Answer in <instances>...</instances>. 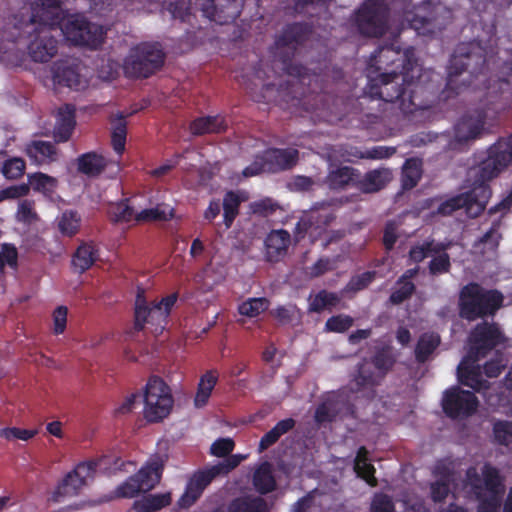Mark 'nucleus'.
Segmentation results:
<instances>
[{"instance_id": "nucleus-1", "label": "nucleus", "mask_w": 512, "mask_h": 512, "mask_svg": "<svg viewBox=\"0 0 512 512\" xmlns=\"http://www.w3.org/2000/svg\"><path fill=\"white\" fill-rule=\"evenodd\" d=\"M512 166V133L499 139L487 150L486 158L468 172L471 190L443 202L438 212L448 215L456 209L464 208L470 217L478 216L490 197L488 182Z\"/></svg>"}, {"instance_id": "nucleus-2", "label": "nucleus", "mask_w": 512, "mask_h": 512, "mask_svg": "<svg viewBox=\"0 0 512 512\" xmlns=\"http://www.w3.org/2000/svg\"><path fill=\"white\" fill-rule=\"evenodd\" d=\"M62 0H35L31 14L7 27L0 34V40L16 41L24 35L30 59L38 63L50 61L57 53V40L53 32L61 15Z\"/></svg>"}, {"instance_id": "nucleus-3", "label": "nucleus", "mask_w": 512, "mask_h": 512, "mask_svg": "<svg viewBox=\"0 0 512 512\" xmlns=\"http://www.w3.org/2000/svg\"><path fill=\"white\" fill-rule=\"evenodd\" d=\"M504 336L495 324L483 323L478 325L470 336V355L458 366V377L462 384L475 390L486 388V380L480 371L479 365H475L480 355L504 342Z\"/></svg>"}, {"instance_id": "nucleus-4", "label": "nucleus", "mask_w": 512, "mask_h": 512, "mask_svg": "<svg viewBox=\"0 0 512 512\" xmlns=\"http://www.w3.org/2000/svg\"><path fill=\"white\" fill-rule=\"evenodd\" d=\"M411 56L412 51L407 50L403 55V59L397 60L400 63L396 64V66H403L401 76L396 75L395 73L392 75L391 73L383 72L377 77H374L372 71L374 64H372L368 74L370 84L368 86L367 93L371 97H378L385 101H393L394 98H397L400 102V109L404 113L413 112L412 106L414 103L411 99L410 93H408L406 90L399 92L396 87L398 85V79H401L402 82L409 83L419 75L420 68L416 62H412Z\"/></svg>"}, {"instance_id": "nucleus-5", "label": "nucleus", "mask_w": 512, "mask_h": 512, "mask_svg": "<svg viewBox=\"0 0 512 512\" xmlns=\"http://www.w3.org/2000/svg\"><path fill=\"white\" fill-rule=\"evenodd\" d=\"M466 486L479 501L478 512H498L505 488L495 468L488 464L470 468Z\"/></svg>"}, {"instance_id": "nucleus-6", "label": "nucleus", "mask_w": 512, "mask_h": 512, "mask_svg": "<svg viewBox=\"0 0 512 512\" xmlns=\"http://www.w3.org/2000/svg\"><path fill=\"white\" fill-rule=\"evenodd\" d=\"M96 466L95 461L79 463L52 492L50 501L56 504H65L69 510L82 507V502L75 499L81 494L88 482L93 479Z\"/></svg>"}, {"instance_id": "nucleus-7", "label": "nucleus", "mask_w": 512, "mask_h": 512, "mask_svg": "<svg viewBox=\"0 0 512 512\" xmlns=\"http://www.w3.org/2000/svg\"><path fill=\"white\" fill-rule=\"evenodd\" d=\"M142 415L150 423H157L169 416L174 398L169 385L159 377H151L142 390Z\"/></svg>"}, {"instance_id": "nucleus-8", "label": "nucleus", "mask_w": 512, "mask_h": 512, "mask_svg": "<svg viewBox=\"0 0 512 512\" xmlns=\"http://www.w3.org/2000/svg\"><path fill=\"white\" fill-rule=\"evenodd\" d=\"M66 41L74 45L97 48L104 41L105 31L102 26L90 23L79 14L66 15L61 8L58 23Z\"/></svg>"}, {"instance_id": "nucleus-9", "label": "nucleus", "mask_w": 512, "mask_h": 512, "mask_svg": "<svg viewBox=\"0 0 512 512\" xmlns=\"http://www.w3.org/2000/svg\"><path fill=\"white\" fill-rule=\"evenodd\" d=\"M502 301L503 297L497 291H486L477 284H469L460 293V314L468 320H474L493 314Z\"/></svg>"}, {"instance_id": "nucleus-10", "label": "nucleus", "mask_w": 512, "mask_h": 512, "mask_svg": "<svg viewBox=\"0 0 512 512\" xmlns=\"http://www.w3.org/2000/svg\"><path fill=\"white\" fill-rule=\"evenodd\" d=\"M163 463L162 457L151 458L136 474L128 477L114 490V496L132 498L153 489L160 481Z\"/></svg>"}, {"instance_id": "nucleus-11", "label": "nucleus", "mask_w": 512, "mask_h": 512, "mask_svg": "<svg viewBox=\"0 0 512 512\" xmlns=\"http://www.w3.org/2000/svg\"><path fill=\"white\" fill-rule=\"evenodd\" d=\"M177 301V295L171 294L160 302L149 305L143 295H137L135 302V325L142 329L146 324L152 326L156 334L162 332L166 319Z\"/></svg>"}, {"instance_id": "nucleus-12", "label": "nucleus", "mask_w": 512, "mask_h": 512, "mask_svg": "<svg viewBox=\"0 0 512 512\" xmlns=\"http://www.w3.org/2000/svg\"><path fill=\"white\" fill-rule=\"evenodd\" d=\"M109 214L113 221L128 225L152 220H168L174 216L173 208L169 205L138 210L134 204L130 205L127 201L113 204Z\"/></svg>"}, {"instance_id": "nucleus-13", "label": "nucleus", "mask_w": 512, "mask_h": 512, "mask_svg": "<svg viewBox=\"0 0 512 512\" xmlns=\"http://www.w3.org/2000/svg\"><path fill=\"white\" fill-rule=\"evenodd\" d=\"M163 62V53L157 45H142L134 49L126 59L124 69L127 74L147 77L159 68Z\"/></svg>"}, {"instance_id": "nucleus-14", "label": "nucleus", "mask_w": 512, "mask_h": 512, "mask_svg": "<svg viewBox=\"0 0 512 512\" xmlns=\"http://www.w3.org/2000/svg\"><path fill=\"white\" fill-rule=\"evenodd\" d=\"M442 406L448 416L464 418L477 410L478 400L472 392L454 387L444 392Z\"/></svg>"}, {"instance_id": "nucleus-15", "label": "nucleus", "mask_w": 512, "mask_h": 512, "mask_svg": "<svg viewBox=\"0 0 512 512\" xmlns=\"http://www.w3.org/2000/svg\"><path fill=\"white\" fill-rule=\"evenodd\" d=\"M297 159V151L294 149H272L265 152L261 158V163L256 161L247 167L243 173L245 176H254L263 171H276L286 169L295 164Z\"/></svg>"}, {"instance_id": "nucleus-16", "label": "nucleus", "mask_w": 512, "mask_h": 512, "mask_svg": "<svg viewBox=\"0 0 512 512\" xmlns=\"http://www.w3.org/2000/svg\"><path fill=\"white\" fill-rule=\"evenodd\" d=\"M42 80L45 84L50 81L54 86H66L76 90L84 88L87 82L80 66L68 60L55 63L51 68V76L42 77Z\"/></svg>"}, {"instance_id": "nucleus-17", "label": "nucleus", "mask_w": 512, "mask_h": 512, "mask_svg": "<svg viewBox=\"0 0 512 512\" xmlns=\"http://www.w3.org/2000/svg\"><path fill=\"white\" fill-rule=\"evenodd\" d=\"M356 22L361 33L368 36H378L384 33L386 16L383 8L367 2L358 11Z\"/></svg>"}, {"instance_id": "nucleus-18", "label": "nucleus", "mask_w": 512, "mask_h": 512, "mask_svg": "<svg viewBox=\"0 0 512 512\" xmlns=\"http://www.w3.org/2000/svg\"><path fill=\"white\" fill-rule=\"evenodd\" d=\"M200 5L204 16L219 24L229 23L239 14L237 0H202Z\"/></svg>"}, {"instance_id": "nucleus-19", "label": "nucleus", "mask_w": 512, "mask_h": 512, "mask_svg": "<svg viewBox=\"0 0 512 512\" xmlns=\"http://www.w3.org/2000/svg\"><path fill=\"white\" fill-rule=\"evenodd\" d=\"M221 467L214 466L206 471L195 473L187 483L185 492L179 499V505L183 508L190 507L202 494L211 480L220 473Z\"/></svg>"}, {"instance_id": "nucleus-20", "label": "nucleus", "mask_w": 512, "mask_h": 512, "mask_svg": "<svg viewBox=\"0 0 512 512\" xmlns=\"http://www.w3.org/2000/svg\"><path fill=\"white\" fill-rule=\"evenodd\" d=\"M485 123V116L481 112L462 118L455 126V139L462 143L476 138L483 131Z\"/></svg>"}, {"instance_id": "nucleus-21", "label": "nucleus", "mask_w": 512, "mask_h": 512, "mask_svg": "<svg viewBox=\"0 0 512 512\" xmlns=\"http://www.w3.org/2000/svg\"><path fill=\"white\" fill-rule=\"evenodd\" d=\"M290 244V236L284 230L272 231L266 238V255L269 260L276 261L282 257Z\"/></svg>"}, {"instance_id": "nucleus-22", "label": "nucleus", "mask_w": 512, "mask_h": 512, "mask_svg": "<svg viewBox=\"0 0 512 512\" xmlns=\"http://www.w3.org/2000/svg\"><path fill=\"white\" fill-rule=\"evenodd\" d=\"M217 381L218 373L215 370H209L200 377L194 397V405L196 408H203L208 404Z\"/></svg>"}, {"instance_id": "nucleus-23", "label": "nucleus", "mask_w": 512, "mask_h": 512, "mask_svg": "<svg viewBox=\"0 0 512 512\" xmlns=\"http://www.w3.org/2000/svg\"><path fill=\"white\" fill-rule=\"evenodd\" d=\"M74 110L66 106L59 110L55 126V138L60 141H67L74 128Z\"/></svg>"}, {"instance_id": "nucleus-24", "label": "nucleus", "mask_w": 512, "mask_h": 512, "mask_svg": "<svg viewBox=\"0 0 512 512\" xmlns=\"http://www.w3.org/2000/svg\"><path fill=\"white\" fill-rule=\"evenodd\" d=\"M392 178L389 169H377L365 175L359 182V187L364 192H376L382 189Z\"/></svg>"}, {"instance_id": "nucleus-25", "label": "nucleus", "mask_w": 512, "mask_h": 512, "mask_svg": "<svg viewBox=\"0 0 512 512\" xmlns=\"http://www.w3.org/2000/svg\"><path fill=\"white\" fill-rule=\"evenodd\" d=\"M171 502L170 493L150 494L134 502V509L137 512H155L169 505Z\"/></svg>"}, {"instance_id": "nucleus-26", "label": "nucleus", "mask_w": 512, "mask_h": 512, "mask_svg": "<svg viewBox=\"0 0 512 512\" xmlns=\"http://www.w3.org/2000/svg\"><path fill=\"white\" fill-rule=\"evenodd\" d=\"M29 190L32 189L35 192L41 193L44 196L50 197L56 191L58 181L56 178L49 176L44 173H34L28 175Z\"/></svg>"}, {"instance_id": "nucleus-27", "label": "nucleus", "mask_w": 512, "mask_h": 512, "mask_svg": "<svg viewBox=\"0 0 512 512\" xmlns=\"http://www.w3.org/2000/svg\"><path fill=\"white\" fill-rule=\"evenodd\" d=\"M27 155L38 164L55 159L56 151L50 142L33 141L27 146Z\"/></svg>"}, {"instance_id": "nucleus-28", "label": "nucleus", "mask_w": 512, "mask_h": 512, "mask_svg": "<svg viewBox=\"0 0 512 512\" xmlns=\"http://www.w3.org/2000/svg\"><path fill=\"white\" fill-rule=\"evenodd\" d=\"M97 250L91 244H82L74 254L72 263L80 273L89 269L97 260Z\"/></svg>"}, {"instance_id": "nucleus-29", "label": "nucleus", "mask_w": 512, "mask_h": 512, "mask_svg": "<svg viewBox=\"0 0 512 512\" xmlns=\"http://www.w3.org/2000/svg\"><path fill=\"white\" fill-rule=\"evenodd\" d=\"M227 124L221 116L202 117L195 120L191 126V132L195 135L203 133L221 132L226 128Z\"/></svg>"}, {"instance_id": "nucleus-30", "label": "nucleus", "mask_w": 512, "mask_h": 512, "mask_svg": "<svg viewBox=\"0 0 512 512\" xmlns=\"http://www.w3.org/2000/svg\"><path fill=\"white\" fill-rule=\"evenodd\" d=\"M105 166V158L94 152L86 153L78 158L79 171L87 175H97Z\"/></svg>"}, {"instance_id": "nucleus-31", "label": "nucleus", "mask_w": 512, "mask_h": 512, "mask_svg": "<svg viewBox=\"0 0 512 512\" xmlns=\"http://www.w3.org/2000/svg\"><path fill=\"white\" fill-rule=\"evenodd\" d=\"M354 470L359 477L364 479L369 485H376L374 478V467L368 462L367 451L365 448H360L355 458Z\"/></svg>"}, {"instance_id": "nucleus-32", "label": "nucleus", "mask_w": 512, "mask_h": 512, "mask_svg": "<svg viewBox=\"0 0 512 512\" xmlns=\"http://www.w3.org/2000/svg\"><path fill=\"white\" fill-rule=\"evenodd\" d=\"M267 506L259 497H242L236 499L229 507V512H266Z\"/></svg>"}, {"instance_id": "nucleus-33", "label": "nucleus", "mask_w": 512, "mask_h": 512, "mask_svg": "<svg viewBox=\"0 0 512 512\" xmlns=\"http://www.w3.org/2000/svg\"><path fill=\"white\" fill-rule=\"evenodd\" d=\"M294 425V421L292 419H285L278 422L269 432H267L259 443V450L263 451L267 449L269 446L274 444L281 435L288 432Z\"/></svg>"}, {"instance_id": "nucleus-34", "label": "nucleus", "mask_w": 512, "mask_h": 512, "mask_svg": "<svg viewBox=\"0 0 512 512\" xmlns=\"http://www.w3.org/2000/svg\"><path fill=\"white\" fill-rule=\"evenodd\" d=\"M415 269L408 270L396 283L395 290L391 295L393 303H400L406 299L414 290V285L410 279L416 274Z\"/></svg>"}, {"instance_id": "nucleus-35", "label": "nucleus", "mask_w": 512, "mask_h": 512, "mask_svg": "<svg viewBox=\"0 0 512 512\" xmlns=\"http://www.w3.org/2000/svg\"><path fill=\"white\" fill-rule=\"evenodd\" d=\"M254 485L261 493L271 491L275 481L271 473V466L268 463L262 464L255 472Z\"/></svg>"}, {"instance_id": "nucleus-36", "label": "nucleus", "mask_w": 512, "mask_h": 512, "mask_svg": "<svg viewBox=\"0 0 512 512\" xmlns=\"http://www.w3.org/2000/svg\"><path fill=\"white\" fill-rule=\"evenodd\" d=\"M81 218L77 212L68 210L61 214L58 219V228L63 235L72 236L80 227Z\"/></svg>"}, {"instance_id": "nucleus-37", "label": "nucleus", "mask_w": 512, "mask_h": 512, "mask_svg": "<svg viewBox=\"0 0 512 512\" xmlns=\"http://www.w3.org/2000/svg\"><path fill=\"white\" fill-rule=\"evenodd\" d=\"M267 308L268 302L266 299L250 298L239 305L238 311L242 316L254 318L266 311Z\"/></svg>"}, {"instance_id": "nucleus-38", "label": "nucleus", "mask_w": 512, "mask_h": 512, "mask_svg": "<svg viewBox=\"0 0 512 512\" xmlns=\"http://www.w3.org/2000/svg\"><path fill=\"white\" fill-rule=\"evenodd\" d=\"M354 179L355 173L350 167L344 166L337 169L332 167L330 168L328 182L332 188H340L350 182H353Z\"/></svg>"}, {"instance_id": "nucleus-39", "label": "nucleus", "mask_w": 512, "mask_h": 512, "mask_svg": "<svg viewBox=\"0 0 512 512\" xmlns=\"http://www.w3.org/2000/svg\"><path fill=\"white\" fill-rule=\"evenodd\" d=\"M421 176V161L418 159H409L403 167V186L412 188L416 185Z\"/></svg>"}, {"instance_id": "nucleus-40", "label": "nucleus", "mask_w": 512, "mask_h": 512, "mask_svg": "<svg viewBox=\"0 0 512 512\" xmlns=\"http://www.w3.org/2000/svg\"><path fill=\"white\" fill-rule=\"evenodd\" d=\"M440 339L436 334H424L418 341L416 347V357L424 361L439 345Z\"/></svg>"}, {"instance_id": "nucleus-41", "label": "nucleus", "mask_w": 512, "mask_h": 512, "mask_svg": "<svg viewBox=\"0 0 512 512\" xmlns=\"http://www.w3.org/2000/svg\"><path fill=\"white\" fill-rule=\"evenodd\" d=\"M111 141L114 151L121 154L125 149L126 143V123L121 118L112 125Z\"/></svg>"}, {"instance_id": "nucleus-42", "label": "nucleus", "mask_w": 512, "mask_h": 512, "mask_svg": "<svg viewBox=\"0 0 512 512\" xmlns=\"http://www.w3.org/2000/svg\"><path fill=\"white\" fill-rule=\"evenodd\" d=\"M240 202H241V198L239 197V195L232 193V192L226 194V196L224 198L223 207H224V220H225V225L227 227H229L231 225L235 216L237 215L238 206H239Z\"/></svg>"}, {"instance_id": "nucleus-43", "label": "nucleus", "mask_w": 512, "mask_h": 512, "mask_svg": "<svg viewBox=\"0 0 512 512\" xmlns=\"http://www.w3.org/2000/svg\"><path fill=\"white\" fill-rule=\"evenodd\" d=\"M25 170V163L21 158H11L2 165L1 172L7 179H17L21 177Z\"/></svg>"}, {"instance_id": "nucleus-44", "label": "nucleus", "mask_w": 512, "mask_h": 512, "mask_svg": "<svg viewBox=\"0 0 512 512\" xmlns=\"http://www.w3.org/2000/svg\"><path fill=\"white\" fill-rule=\"evenodd\" d=\"M338 298L333 293L320 292L315 295L310 302V309L313 311H321L335 305Z\"/></svg>"}, {"instance_id": "nucleus-45", "label": "nucleus", "mask_w": 512, "mask_h": 512, "mask_svg": "<svg viewBox=\"0 0 512 512\" xmlns=\"http://www.w3.org/2000/svg\"><path fill=\"white\" fill-rule=\"evenodd\" d=\"M36 430L20 429L16 427L5 428L0 430V437L6 440H22L28 441L36 435Z\"/></svg>"}, {"instance_id": "nucleus-46", "label": "nucleus", "mask_w": 512, "mask_h": 512, "mask_svg": "<svg viewBox=\"0 0 512 512\" xmlns=\"http://www.w3.org/2000/svg\"><path fill=\"white\" fill-rule=\"evenodd\" d=\"M17 265V250L14 246L4 244L0 251V271L6 266L15 268Z\"/></svg>"}, {"instance_id": "nucleus-47", "label": "nucleus", "mask_w": 512, "mask_h": 512, "mask_svg": "<svg viewBox=\"0 0 512 512\" xmlns=\"http://www.w3.org/2000/svg\"><path fill=\"white\" fill-rule=\"evenodd\" d=\"M68 309L65 306L57 307L53 312V332L54 334H62L67 325Z\"/></svg>"}, {"instance_id": "nucleus-48", "label": "nucleus", "mask_w": 512, "mask_h": 512, "mask_svg": "<svg viewBox=\"0 0 512 512\" xmlns=\"http://www.w3.org/2000/svg\"><path fill=\"white\" fill-rule=\"evenodd\" d=\"M450 481L449 476H445L443 479L435 482L431 486L432 499L435 503L441 502L444 498L449 496L448 483Z\"/></svg>"}, {"instance_id": "nucleus-49", "label": "nucleus", "mask_w": 512, "mask_h": 512, "mask_svg": "<svg viewBox=\"0 0 512 512\" xmlns=\"http://www.w3.org/2000/svg\"><path fill=\"white\" fill-rule=\"evenodd\" d=\"M204 272L207 277H210L214 282L222 281L227 274L226 266L214 259L210 261V263L205 268Z\"/></svg>"}, {"instance_id": "nucleus-50", "label": "nucleus", "mask_w": 512, "mask_h": 512, "mask_svg": "<svg viewBox=\"0 0 512 512\" xmlns=\"http://www.w3.org/2000/svg\"><path fill=\"white\" fill-rule=\"evenodd\" d=\"M352 322L353 320L349 316H335L326 322V328L332 332H344L351 327Z\"/></svg>"}, {"instance_id": "nucleus-51", "label": "nucleus", "mask_w": 512, "mask_h": 512, "mask_svg": "<svg viewBox=\"0 0 512 512\" xmlns=\"http://www.w3.org/2000/svg\"><path fill=\"white\" fill-rule=\"evenodd\" d=\"M234 448V442L231 438H220L213 442L210 448L212 455L223 457L229 454Z\"/></svg>"}, {"instance_id": "nucleus-52", "label": "nucleus", "mask_w": 512, "mask_h": 512, "mask_svg": "<svg viewBox=\"0 0 512 512\" xmlns=\"http://www.w3.org/2000/svg\"><path fill=\"white\" fill-rule=\"evenodd\" d=\"M17 218L19 221L28 224L36 221L37 215L34 211L33 204L28 201L20 202L17 210Z\"/></svg>"}, {"instance_id": "nucleus-53", "label": "nucleus", "mask_w": 512, "mask_h": 512, "mask_svg": "<svg viewBox=\"0 0 512 512\" xmlns=\"http://www.w3.org/2000/svg\"><path fill=\"white\" fill-rule=\"evenodd\" d=\"M137 402L136 394H129L125 396L115 407L114 414L117 416L127 415L131 413Z\"/></svg>"}, {"instance_id": "nucleus-54", "label": "nucleus", "mask_w": 512, "mask_h": 512, "mask_svg": "<svg viewBox=\"0 0 512 512\" xmlns=\"http://www.w3.org/2000/svg\"><path fill=\"white\" fill-rule=\"evenodd\" d=\"M28 192L29 186L26 184L11 186L0 191V201L26 196Z\"/></svg>"}, {"instance_id": "nucleus-55", "label": "nucleus", "mask_w": 512, "mask_h": 512, "mask_svg": "<svg viewBox=\"0 0 512 512\" xmlns=\"http://www.w3.org/2000/svg\"><path fill=\"white\" fill-rule=\"evenodd\" d=\"M494 435L498 442L506 444L512 437V424L509 422H497L494 425Z\"/></svg>"}, {"instance_id": "nucleus-56", "label": "nucleus", "mask_w": 512, "mask_h": 512, "mask_svg": "<svg viewBox=\"0 0 512 512\" xmlns=\"http://www.w3.org/2000/svg\"><path fill=\"white\" fill-rule=\"evenodd\" d=\"M169 11L174 18L186 20L189 11L188 2L186 0H178L176 2L170 3Z\"/></svg>"}, {"instance_id": "nucleus-57", "label": "nucleus", "mask_w": 512, "mask_h": 512, "mask_svg": "<svg viewBox=\"0 0 512 512\" xmlns=\"http://www.w3.org/2000/svg\"><path fill=\"white\" fill-rule=\"evenodd\" d=\"M371 512H393L390 499L385 495H376L372 502Z\"/></svg>"}, {"instance_id": "nucleus-58", "label": "nucleus", "mask_w": 512, "mask_h": 512, "mask_svg": "<svg viewBox=\"0 0 512 512\" xmlns=\"http://www.w3.org/2000/svg\"><path fill=\"white\" fill-rule=\"evenodd\" d=\"M449 267V258L447 254H439L434 257L430 264V270L432 273H442L447 271Z\"/></svg>"}, {"instance_id": "nucleus-59", "label": "nucleus", "mask_w": 512, "mask_h": 512, "mask_svg": "<svg viewBox=\"0 0 512 512\" xmlns=\"http://www.w3.org/2000/svg\"><path fill=\"white\" fill-rule=\"evenodd\" d=\"M500 239L501 235L499 234L498 230L496 228H492L483 237L482 244L488 250L493 251L498 246Z\"/></svg>"}, {"instance_id": "nucleus-60", "label": "nucleus", "mask_w": 512, "mask_h": 512, "mask_svg": "<svg viewBox=\"0 0 512 512\" xmlns=\"http://www.w3.org/2000/svg\"><path fill=\"white\" fill-rule=\"evenodd\" d=\"M427 256H432L431 244L415 246L410 251V258L415 262H420Z\"/></svg>"}, {"instance_id": "nucleus-61", "label": "nucleus", "mask_w": 512, "mask_h": 512, "mask_svg": "<svg viewBox=\"0 0 512 512\" xmlns=\"http://www.w3.org/2000/svg\"><path fill=\"white\" fill-rule=\"evenodd\" d=\"M373 276H374L373 273L365 272L362 275L353 278L349 283L350 289L351 290L363 289L364 287H366L368 285V283L371 282Z\"/></svg>"}, {"instance_id": "nucleus-62", "label": "nucleus", "mask_w": 512, "mask_h": 512, "mask_svg": "<svg viewBox=\"0 0 512 512\" xmlns=\"http://www.w3.org/2000/svg\"><path fill=\"white\" fill-rule=\"evenodd\" d=\"M503 367H504V363H503L502 359L497 358L496 360L490 361L485 364L484 374L488 378L497 377L500 374L501 369Z\"/></svg>"}, {"instance_id": "nucleus-63", "label": "nucleus", "mask_w": 512, "mask_h": 512, "mask_svg": "<svg viewBox=\"0 0 512 512\" xmlns=\"http://www.w3.org/2000/svg\"><path fill=\"white\" fill-rule=\"evenodd\" d=\"M331 410H332V402L327 401V402L323 403L316 410V414H315L316 420L318 422L330 420L332 418Z\"/></svg>"}, {"instance_id": "nucleus-64", "label": "nucleus", "mask_w": 512, "mask_h": 512, "mask_svg": "<svg viewBox=\"0 0 512 512\" xmlns=\"http://www.w3.org/2000/svg\"><path fill=\"white\" fill-rule=\"evenodd\" d=\"M205 245L200 238H196L192 241L189 254L192 258L196 259L204 252Z\"/></svg>"}]
</instances>
